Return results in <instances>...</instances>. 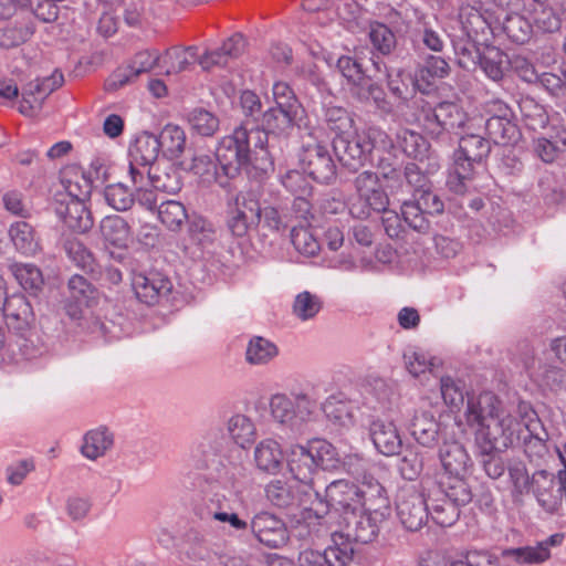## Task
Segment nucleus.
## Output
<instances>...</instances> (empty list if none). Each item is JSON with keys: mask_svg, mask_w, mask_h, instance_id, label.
<instances>
[{"mask_svg": "<svg viewBox=\"0 0 566 566\" xmlns=\"http://www.w3.org/2000/svg\"><path fill=\"white\" fill-rule=\"evenodd\" d=\"M492 395H482L478 400L469 399L465 411L469 426H476L475 443L480 452H504L518 441L522 423L511 415L500 411Z\"/></svg>", "mask_w": 566, "mask_h": 566, "instance_id": "nucleus-1", "label": "nucleus"}, {"mask_svg": "<svg viewBox=\"0 0 566 566\" xmlns=\"http://www.w3.org/2000/svg\"><path fill=\"white\" fill-rule=\"evenodd\" d=\"M391 137L377 126L333 138V149L339 163L350 171H358L367 163H374V153L394 149Z\"/></svg>", "mask_w": 566, "mask_h": 566, "instance_id": "nucleus-2", "label": "nucleus"}, {"mask_svg": "<svg viewBox=\"0 0 566 566\" xmlns=\"http://www.w3.org/2000/svg\"><path fill=\"white\" fill-rule=\"evenodd\" d=\"M266 134L259 127L249 128L247 124L237 127L232 134L224 136L216 148V159L223 174L237 177L242 168L251 164L255 149L264 150Z\"/></svg>", "mask_w": 566, "mask_h": 566, "instance_id": "nucleus-3", "label": "nucleus"}, {"mask_svg": "<svg viewBox=\"0 0 566 566\" xmlns=\"http://www.w3.org/2000/svg\"><path fill=\"white\" fill-rule=\"evenodd\" d=\"M421 122L424 132L432 139L451 144L453 135H458L460 130L465 128L469 117L457 103L443 101L434 107H422Z\"/></svg>", "mask_w": 566, "mask_h": 566, "instance_id": "nucleus-4", "label": "nucleus"}, {"mask_svg": "<svg viewBox=\"0 0 566 566\" xmlns=\"http://www.w3.org/2000/svg\"><path fill=\"white\" fill-rule=\"evenodd\" d=\"M74 184L69 181L65 192H59L54 198V211L63 223L74 232L86 233L94 226L91 210L85 206L82 197L91 192V185L85 181V190L74 191Z\"/></svg>", "mask_w": 566, "mask_h": 566, "instance_id": "nucleus-5", "label": "nucleus"}, {"mask_svg": "<svg viewBox=\"0 0 566 566\" xmlns=\"http://www.w3.org/2000/svg\"><path fill=\"white\" fill-rule=\"evenodd\" d=\"M263 209L251 191L238 192L228 203L227 227L237 238L245 237L262 219Z\"/></svg>", "mask_w": 566, "mask_h": 566, "instance_id": "nucleus-6", "label": "nucleus"}, {"mask_svg": "<svg viewBox=\"0 0 566 566\" xmlns=\"http://www.w3.org/2000/svg\"><path fill=\"white\" fill-rule=\"evenodd\" d=\"M273 419L289 428L292 432L303 433L306 421L310 420L315 407L307 396L300 395L290 399L285 395H274L270 401Z\"/></svg>", "mask_w": 566, "mask_h": 566, "instance_id": "nucleus-7", "label": "nucleus"}, {"mask_svg": "<svg viewBox=\"0 0 566 566\" xmlns=\"http://www.w3.org/2000/svg\"><path fill=\"white\" fill-rule=\"evenodd\" d=\"M397 515L410 532L421 530L429 518V504L415 486L400 489L396 502Z\"/></svg>", "mask_w": 566, "mask_h": 566, "instance_id": "nucleus-8", "label": "nucleus"}, {"mask_svg": "<svg viewBox=\"0 0 566 566\" xmlns=\"http://www.w3.org/2000/svg\"><path fill=\"white\" fill-rule=\"evenodd\" d=\"M301 164L304 172L321 184H332L336 180L337 168L326 146L319 143L303 146Z\"/></svg>", "mask_w": 566, "mask_h": 566, "instance_id": "nucleus-9", "label": "nucleus"}, {"mask_svg": "<svg viewBox=\"0 0 566 566\" xmlns=\"http://www.w3.org/2000/svg\"><path fill=\"white\" fill-rule=\"evenodd\" d=\"M493 13L475 6H462L459 11V20L468 39L479 45H486L495 35L496 27L492 23Z\"/></svg>", "mask_w": 566, "mask_h": 566, "instance_id": "nucleus-10", "label": "nucleus"}, {"mask_svg": "<svg viewBox=\"0 0 566 566\" xmlns=\"http://www.w3.org/2000/svg\"><path fill=\"white\" fill-rule=\"evenodd\" d=\"M7 328L18 337L27 339L31 334L35 316L27 296L12 294L0 307Z\"/></svg>", "mask_w": 566, "mask_h": 566, "instance_id": "nucleus-11", "label": "nucleus"}, {"mask_svg": "<svg viewBox=\"0 0 566 566\" xmlns=\"http://www.w3.org/2000/svg\"><path fill=\"white\" fill-rule=\"evenodd\" d=\"M387 517H381L379 514L358 511L347 518L338 522L342 533L339 538L346 537L347 541L368 544L371 543L379 534V524Z\"/></svg>", "mask_w": 566, "mask_h": 566, "instance_id": "nucleus-12", "label": "nucleus"}, {"mask_svg": "<svg viewBox=\"0 0 566 566\" xmlns=\"http://www.w3.org/2000/svg\"><path fill=\"white\" fill-rule=\"evenodd\" d=\"M357 484L336 480L326 486V497L334 510L337 523L361 510Z\"/></svg>", "mask_w": 566, "mask_h": 566, "instance_id": "nucleus-13", "label": "nucleus"}, {"mask_svg": "<svg viewBox=\"0 0 566 566\" xmlns=\"http://www.w3.org/2000/svg\"><path fill=\"white\" fill-rule=\"evenodd\" d=\"M133 290L136 297L146 305H155L159 298L167 296L172 290V283L161 273H137L133 277Z\"/></svg>", "mask_w": 566, "mask_h": 566, "instance_id": "nucleus-14", "label": "nucleus"}, {"mask_svg": "<svg viewBox=\"0 0 566 566\" xmlns=\"http://www.w3.org/2000/svg\"><path fill=\"white\" fill-rule=\"evenodd\" d=\"M251 530L260 543L271 548H279L289 541L284 522L266 512L259 513L253 517Z\"/></svg>", "mask_w": 566, "mask_h": 566, "instance_id": "nucleus-15", "label": "nucleus"}, {"mask_svg": "<svg viewBox=\"0 0 566 566\" xmlns=\"http://www.w3.org/2000/svg\"><path fill=\"white\" fill-rule=\"evenodd\" d=\"M531 492L538 505L549 514L557 512L562 505L558 480L556 481L555 475L546 470H538L533 473Z\"/></svg>", "mask_w": 566, "mask_h": 566, "instance_id": "nucleus-16", "label": "nucleus"}, {"mask_svg": "<svg viewBox=\"0 0 566 566\" xmlns=\"http://www.w3.org/2000/svg\"><path fill=\"white\" fill-rule=\"evenodd\" d=\"M485 133L490 142L495 145H514L521 138L518 126L512 120V113L507 106L500 107L499 115H492L485 120Z\"/></svg>", "mask_w": 566, "mask_h": 566, "instance_id": "nucleus-17", "label": "nucleus"}, {"mask_svg": "<svg viewBox=\"0 0 566 566\" xmlns=\"http://www.w3.org/2000/svg\"><path fill=\"white\" fill-rule=\"evenodd\" d=\"M357 486L361 510L379 514L381 517L390 515V501L387 491L377 479L365 475Z\"/></svg>", "mask_w": 566, "mask_h": 566, "instance_id": "nucleus-18", "label": "nucleus"}, {"mask_svg": "<svg viewBox=\"0 0 566 566\" xmlns=\"http://www.w3.org/2000/svg\"><path fill=\"white\" fill-rule=\"evenodd\" d=\"M161 56L158 51H140L135 54L132 63L125 69H118L112 76V82L108 84L113 88L122 87L132 83L142 73L151 71L155 66L159 65Z\"/></svg>", "mask_w": 566, "mask_h": 566, "instance_id": "nucleus-19", "label": "nucleus"}, {"mask_svg": "<svg viewBox=\"0 0 566 566\" xmlns=\"http://www.w3.org/2000/svg\"><path fill=\"white\" fill-rule=\"evenodd\" d=\"M304 109H295L292 107L274 106L264 112L262 116V128L266 136L273 135H289L293 127L301 119Z\"/></svg>", "mask_w": 566, "mask_h": 566, "instance_id": "nucleus-20", "label": "nucleus"}, {"mask_svg": "<svg viewBox=\"0 0 566 566\" xmlns=\"http://www.w3.org/2000/svg\"><path fill=\"white\" fill-rule=\"evenodd\" d=\"M369 434L375 448L386 457L398 454L401 450L402 440L391 421L374 420L369 426Z\"/></svg>", "mask_w": 566, "mask_h": 566, "instance_id": "nucleus-21", "label": "nucleus"}, {"mask_svg": "<svg viewBox=\"0 0 566 566\" xmlns=\"http://www.w3.org/2000/svg\"><path fill=\"white\" fill-rule=\"evenodd\" d=\"M459 149L454 154L455 163L481 164L491 153V142L479 134L465 133L459 139Z\"/></svg>", "mask_w": 566, "mask_h": 566, "instance_id": "nucleus-22", "label": "nucleus"}, {"mask_svg": "<svg viewBox=\"0 0 566 566\" xmlns=\"http://www.w3.org/2000/svg\"><path fill=\"white\" fill-rule=\"evenodd\" d=\"M562 541L563 535L554 534L536 546L505 548L502 551V557L513 558L518 564H541L549 558V546L558 545Z\"/></svg>", "mask_w": 566, "mask_h": 566, "instance_id": "nucleus-23", "label": "nucleus"}, {"mask_svg": "<svg viewBox=\"0 0 566 566\" xmlns=\"http://www.w3.org/2000/svg\"><path fill=\"white\" fill-rule=\"evenodd\" d=\"M311 506L305 509L304 520L307 525L316 526V537L326 536L332 532V524L336 521V514L329 505V499H323L318 492V497L311 500Z\"/></svg>", "mask_w": 566, "mask_h": 566, "instance_id": "nucleus-24", "label": "nucleus"}, {"mask_svg": "<svg viewBox=\"0 0 566 566\" xmlns=\"http://www.w3.org/2000/svg\"><path fill=\"white\" fill-rule=\"evenodd\" d=\"M439 458L444 471L452 476H464L472 465L465 448L458 441L444 442Z\"/></svg>", "mask_w": 566, "mask_h": 566, "instance_id": "nucleus-25", "label": "nucleus"}, {"mask_svg": "<svg viewBox=\"0 0 566 566\" xmlns=\"http://www.w3.org/2000/svg\"><path fill=\"white\" fill-rule=\"evenodd\" d=\"M287 467L293 479L300 483H311L317 472L315 461L307 446H293L287 452Z\"/></svg>", "mask_w": 566, "mask_h": 566, "instance_id": "nucleus-26", "label": "nucleus"}, {"mask_svg": "<svg viewBox=\"0 0 566 566\" xmlns=\"http://www.w3.org/2000/svg\"><path fill=\"white\" fill-rule=\"evenodd\" d=\"M410 433L419 444L434 448L441 438L440 423L430 411L417 412L410 423Z\"/></svg>", "mask_w": 566, "mask_h": 566, "instance_id": "nucleus-27", "label": "nucleus"}, {"mask_svg": "<svg viewBox=\"0 0 566 566\" xmlns=\"http://www.w3.org/2000/svg\"><path fill=\"white\" fill-rule=\"evenodd\" d=\"M496 30H500L509 41L522 45L527 43L534 33L533 24L523 14L506 13Z\"/></svg>", "mask_w": 566, "mask_h": 566, "instance_id": "nucleus-28", "label": "nucleus"}, {"mask_svg": "<svg viewBox=\"0 0 566 566\" xmlns=\"http://www.w3.org/2000/svg\"><path fill=\"white\" fill-rule=\"evenodd\" d=\"M484 46L483 51H480L478 54L476 64L480 65L489 78L499 82L503 78L505 71L509 69V56L499 48L489 44Z\"/></svg>", "mask_w": 566, "mask_h": 566, "instance_id": "nucleus-29", "label": "nucleus"}, {"mask_svg": "<svg viewBox=\"0 0 566 566\" xmlns=\"http://www.w3.org/2000/svg\"><path fill=\"white\" fill-rule=\"evenodd\" d=\"M350 92L352 95L361 103L373 102L378 109L384 112L390 111L391 106L384 88L368 74L354 83Z\"/></svg>", "mask_w": 566, "mask_h": 566, "instance_id": "nucleus-30", "label": "nucleus"}, {"mask_svg": "<svg viewBox=\"0 0 566 566\" xmlns=\"http://www.w3.org/2000/svg\"><path fill=\"white\" fill-rule=\"evenodd\" d=\"M186 134L177 125H166L157 136L159 150L170 159L179 158L186 149Z\"/></svg>", "mask_w": 566, "mask_h": 566, "instance_id": "nucleus-31", "label": "nucleus"}, {"mask_svg": "<svg viewBox=\"0 0 566 566\" xmlns=\"http://www.w3.org/2000/svg\"><path fill=\"white\" fill-rule=\"evenodd\" d=\"M99 232L107 243L123 248L126 247L129 239L130 227L123 217L112 214L101 220Z\"/></svg>", "mask_w": 566, "mask_h": 566, "instance_id": "nucleus-32", "label": "nucleus"}, {"mask_svg": "<svg viewBox=\"0 0 566 566\" xmlns=\"http://www.w3.org/2000/svg\"><path fill=\"white\" fill-rule=\"evenodd\" d=\"M429 515L436 524L442 527H449L459 520L460 507L450 500L437 493L436 497L429 495Z\"/></svg>", "mask_w": 566, "mask_h": 566, "instance_id": "nucleus-33", "label": "nucleus"}, {"mask_svg": "<svg viewBox=\"0 0 566 566\" xmlns=\"http://www.w3.org/2000/svg\"><path fill=\"white\" fill-rule=\"evenodd\" d=\"M263 227L273 233L283 234L297 226L287 206H266L262 211Z\"/></svg>", "mask_w": 566, "mask_h": 566, "instance_id": "nucleus-34", "label": "nucleus"}, {"mask_svg": "<svg viewBox=\"0 0 566 566\" xmlns=\"http://www.w3.org/2000/svg\"><path fill=\"white\" fill-rule=\"evenodd\" d=\"M114 443L113 433L107 428L101 427L88 431L84 437L82 453L84 457L95 460L105 454Z\"/></svg>", "mask_w": 566, "mask_h": 566, "instance_id": "nucleus-35", "label": "nucleus"}, {"mask_svg": "<svg viewBox=\"0 0 566 566\" xmlns=\"http://www.w3.org/2000/svg\"><path fill=\"white\" fill-rule=\"evenodd\" d=\"M307 448L313 455L316 469L331 471L340 464L336 448L324 439H313L307 442Z\"/></svg>", "mask_w": 566, "mask_h": 566, "instance_id": "nucleus-36", "label": "nucleus"}, {"mask_svg": "<svg viewBox=\"0 0 566 566\" xmlns=\"http://www.w3.org/2000/svg\"><path fill=\"white\" fill-rule=\"evenodd\" d=\"M159 151L157 136L144 132L136 138L134 146L129 150V156L137 164L154 166Z\"/></svg>", "mask_w": 566, "mask_h": 566, "instance_id": "nucleus-37", "label": "nucleus"}, {"mask_svg": "<svg viewBox=\"0 0 566 566\" xmlns=\"http://www.w3.org/2000/svg\"><path fill=\"white\" fill-rule=\"evenodd\" d=\"M522 120L532 130L543 129L549 122L545 107L531 96H524L518 103Z\"/></svg>", "mask_w": 566, "mask_h": 566, "instance_id": "nucleus-38", "label": "nucleus"}, {"mask_svg": "<svg viewBox=\"0 0 566 566\" xmlns=\"http://www.w3.org/2000/svg\"><path fill=\"white\" fill-rule=\"evenodd\" d=\"M254 459L260 470L275 473L282 462V451L279 443L271 439L261 441L255 448Z\"/></svg>", "mask_w": 566, "mask_h": 566, "instance_id": "nucleus-39", "label": "nucleus"}, {"mask_svg": "<svg viewBox=\"0 0 566 566\" xmlns=\"http://www.w3.org/2000/svg\"><path fill=\"white\" fill-rule=\"evenodd\" d=\"M147 180L154 190L167 195H177L182 188L180 175L175 169L163 170L154 167L147 171Z\"/></svg>", "mask_w": 566, "mask_h": 566, "instance_id": "nucleus-40", "label": "nucleus"}, {"mask_svg": "<svg viewBox=\"0 0 566 566\" xmlns=\"http://www.w3.org/2000/svg\"><path fill=\"white\" fill-rule=\"evenodd\" d=\"M406 154L415 159H422L427 156L429 144L422 135L410 129H400L396 134L394 144Z\"/></svg>", "mask_w": 566, "mask_h": 566, "instance_id": "nucleus-41", "label": "nucleus"}, {"mask_svg": "<svg viewBox=\"0 0 566 566\" xmlns=\"http://www.w3.org/2000/svg\"><path fill=\"white\" fill-rule=\"evenodd\" d=\"M63 247L67 256L84 272L97 273V262L82 241L76 238L66 239Z\"/></svg>", "mask_w": 566, "mask_h": 566, "instance_id": "nucleus-42", "label": "nucleus"}, {"mask_svg": "<svg viewBox=\"0 0 566 566\" xmlns=\"http://www.w3.org/2000/svg\"><path fill=\"white\" fill-rule=\"evenodd\" d=\"M279 349L274 343L261 337L254 336L250 339L245 357L249 364L252 365H264L276 357Z\"/></svg>", "mask_w": 566, "mask_h": 566, "instance_id": "nucleus-43", "label": "nucleus"}, {"mask_svg": "<svg viewBox=\"0 0 566 566\" xmlns=\"http://www.w3.org/2000/svg\"><path fill=\"white\" fill-rule=\"evenodd\" d=\"M228 430L234 442L241 448L254 442L256 437L255 426L245 415H234L228 422Z\"/></svg>", "mask_w": 566, "mask_h": 566, "instance_id": "nucleus-44", "label": "nucleus"}, {"mask_svg": "<svg viewBox=\"0 0 566 566\" xmlns=\"http://www.w3.org/2000/svg\"><path fill=\"white\" fill-rule=\"evenodd\" d=\"M323 123L325 126L335 134V137L339 135H347L354 124V119L350 114L340 106H327L323 111Z\"/></svg>", "mask_w": 566, "mask_h": 566, "instance_id": "nucleus-45", "label": "nucleus"}, {"mask_svg": "<svg viewBox=\"0 0 566 566\" xmlns=\"http://www.w3.org/2000/svg\"><path fill=\"white\" fill-rule=\"evenodd\" d=\"M10 239L15 249L23 254H33L38 250V242L33 228L25 221H18L10 227Z\"/></svg>", "mask_w": 566, "mask_h": 566, "instance_id": "nucleus-46", "label": "nucleus"}, {"mask_svg": "<svg viewBox=\"0 0 566 566\" xmlns=\"http://www.w3.org/2000/svg\"><path fill=\"white\" fill-rule=\"evenodd\" d=\"M158 218L169 230L178 231L188 219V214L180 201L167 200L158 207Z\"/></svg>", "mask_w": 566, "mask_h": 566, "instance_id": "nucleus-47", "label": "nucleus"}, {"mask_svg": "<svg viewBox=\"0 0 566 566\" xmlns=\"http://www.w3.org/2000/svg\"><path fill=\"white\" fill-rule=\"evenodd\" d=\"M11 274L25 291H38L43 284L41 271L30 263H11L9 265Z\"/></svg>", "mask_w": 566, "mask_h": 566, "instance_id": "nucleus-48", "label": "nucleus"}, {"mask_svg": "<svg viewBox=\"0 0 566 566\" xmlns=\"http://www.w3.org/2000/svg\"><path fill=\"white\" fill-rule=\"evenodd\" d=\"M400 209L402 219L410 229L421 234L429 232L430 221L413 198L411 200L403 201Z\"/></svg>", "mask_w": 566, "mask_h": 566, "instance_id": "nucleus-49", "label": "nucleus"}, {"mask_svg": "<svg viewBox=\"0 0 566 566\" xmlns=\"http://www.w3.org/2000/svg\"><path fill=\"white\" fill-rule=\"evenodd\" d=\"M291 242L297 252L308 258L316 255L321 250V244L308 226H293Z\"/></svg>", "mask_w": 566, "mask_h": 566, "instance_id": "nucleus-50", "label": "nucleus"}, {"mask_svg": "<svg viewBox=\"0 0 566 566\" xmlns=\"http://www.w3.org/2000/svg\"><path fill=\"white\" fill-rule=\"evenodd\" d=\"M265 492L268 500L277 507L285 509L295 505L296 495L294 486L284 481H272L266 486Z\"/></svg>", "mask_w": 566, "mask_h": 566, "instance_id": "nucleus-51", "label": "nucleus"}, {"mask_svg": "<svg viewBox=\"0 0 566 566\" xmlns=\"http://www.w3.org/2000/svg\"><path fill=\"white\" fill-rule=\"evenodd\" d=\"M104 198L117 211H127L135 202L134 193L122 182L108 185L104 189Z\"/></svg>", "mask_w": 566, "mask_h": 566, "instance_id": "nucleus-52", "label": "nucleus"}, {"mask_svg": "<svg viewBox=\"0 0 566 566\" xmlns=\"http://www.w3.org/2000/svg\"><path fill=\"white\" fill-rule=\"evenodd\" d=\"M513 496H522L531 492L533 475L530 476L526 465L522 461H514L507 465Z\"/></svg>", "mask_w": 566, "mask_h": 566, "instance_id": "nucleus-53", "label": "nucleus"}, {"mask_svg": "<svg viewBox=\"0 0 566 566\" xmlns=\"http://www.w3.org/2000/svg\"><path fill=\"white\" fill-rule=\"evenodd\" d=\"M565 11L562 8L542 7L535 10V25L546 33L559 31L565 20Z\"/></svg>", "mask_w": 566, "mask_h": 566, "instance_id": "nucleus-54", "label": "nucleus"}, {"mask_svg": "<svg viewBox=\"0 0 566 566\" xmlns=\"http://www.w3.org/2000/svg\"><path fill=\"white\" fill-rule=\"evenodd\" d=\"M437 493L450 500L459 507L472 501L471 489L463 476H454L453 480L447 484L446 489H439Z\"/></svg>", "mask_w": 566, "mask_h": 566, "instance_id": "nucleus-55", "label": "nucleus"}, {"mask_svg": "<svg viewBox=\"0 0 566 566\" xmlns=\"http://www.w3.org/2000/svg\"><path fill=\"white\" fill-rule=\"evenodd\" d=\"M322 308L321 298L307 291L296 295L293 304V313L302 321H307L316 316Z\"/></svg>", "mask_w": 566, "mask_h": 566, "instance_id": "nucleus-56", "label": "nucleus"}, {"mask_svg": "<svg viewBox=\"0 0 566 566\" xmlns=\"http://www.w3.org/2000/svg\"><path fill=\"white\" fill-rule=\"evenodd\" d=\"M333 535L334 545L324 551L326 556V566H347L354 558V548L350 543H338L337 532L329 533Z\"/></svg>", "mask_w": 566, "mask_h": 566, "instance_id": "nucleus-57", "label": "nucleus"}, {"mask_svg": "<svg viewBox=\"0 0 566 566\" xmlns=\"http://www.w3.org/2000/svg\"><path fill=\"white\" fill-rule=\"evenodd\" d=\"M188 120L191 128L201 136H212L219 128V119L203 108L193 109Z\"/></svg>", "mask_w": 566, "mask_h": 566, "instance_id": "nucleus-58", "label": "nucleus"}, {"mask_svg": "<svg viewBox=\"0 0 566 566\" xmlns=\"http://www.w3.org/2000/svg\"><path fill=\"white\" fill-rule=\"evenodd\" d=\"M424 457L421 452L407 449L400 459L399 472L408 481H415L423 470Z\"/></svg>", "mask_w": 566, "mask_h": 566, "instance_id": "nucleus-59", "label": "nucleus"}, {"mask_svg": "<svg viewBox=\"0 0 566 566\" xmlns=\"http://www.w3.org/2000/svg\"><path fill=\"white\" fill-rule=\"evenodd\" d=\"M474 168L470 164L455 163L453 170L449 174L447 186L455 195H463L468 191V182L471 181Z\"/></svg>", "mask_w": 566, "mask_h": 566, "instance_id": "nucleus-60", "label": "nucleus"}, {"mask_svg": "<svg viewBox=\"0 0 566 566\" xmlns=\"http://www.w3.org/2000/svg\"><path fill=\"white\" fill-rule=\"evenodd\" d=\"M396 148L378 151L381 155L377 157V168L385 179L399 180L401 177L402 163L395 154Z\"/></svg>", "mask_w": 566, "mask_h": 566, "instance_id": "nucleus-61", "label": "nucleus"}, {"mask_svg": "<svg viewBox=\"0 0 566 566\" xmlns=\"http://www.w3.org/2000/svg\"><path fill=\"white\" fill-rule=\"evenodd\" d=\"M70 297L78 302H84L85 306H90L91 302L96 298V289L84 276L75 274L67 283Z\"/></svg>", "mask_w": 566, "mask_h": 566, "instance_id": "nucleus-62", "label": "nucleus"}, {"mask_svg": "<svg viewBox=\"0 0 566 566\" xmlns=\"http://www.w3.org/2000/svg\"><path fill=\"white\" fill-rule=\"evenodd\" d=\"M281 181L283 187L295 197L312 195L313 187L304 172L298 170H290L284 176H282Z\"/></svg>", "mask_w": 566, "mask_h": 566, "instance_id": "nucleus-63", "label": "nucleus"}, {"mask_svg": "<svg viewBox=\"0 0 566 566\" xmlns=\"http://www.w3.org/2000/svg\"><path fill=\"white\" fill-rule=\"evenodd\" d=\"M369 39L375 49L382 54H389L396 45V36L385 24L378 23L371 28Z\"/></svg>", "mask_w": 566, "mask_h": 566, "instance_id": "nucleus-64", "label": "nucleus"}]
</instances>
